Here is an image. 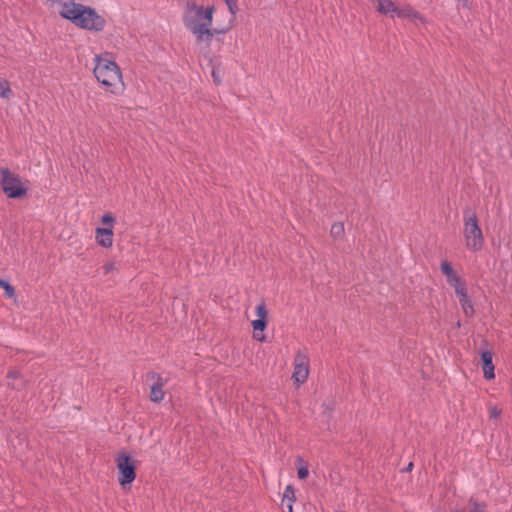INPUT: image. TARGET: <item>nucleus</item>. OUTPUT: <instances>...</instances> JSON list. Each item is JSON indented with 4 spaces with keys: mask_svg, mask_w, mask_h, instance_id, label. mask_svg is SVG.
Returning a JSON list of instances; mask_svg holds the SVG:
<instances>
[{
    "mask_svg": "<svg viewBox=\"0 0 512 512\" xmlns=\"http://www.w3.org/2000/svg\"><path fill=\"white\" fill-rule=\"evenodd\" d=\"M57 14L75 27L93 33L102 32L107 21L95 8L76 0H51Z\"/></svg>",
    "mask_w": 512,
    "mask_h": 512,
    "instance_id": "nucleus-1",
    "label": "nucleus"
},
{
    "mask_svg": "<svg viewBox=\"0 0 512 512\" xmlns=\"http://www.w3.org/2000/svg\"><path fill=\"white\" fill-rule=\"evenodd\" d=\"M214 6L204 8L194 2H188L183 13V23L188 31L196 38L198 44L210 46L214 34L226 33L231 26L213 29Z\"/></svg>",
    "mask_w": 512,
    "mask_h": 512,
    "instance_id": "nucleus-2",
    "label": "nucleus"
},
{
    "mask_svg": "<svg viewBox=\"0 0 512 512\" xmlns=\"http://www.w3.org/2000/svg\"><path fill=\"white\" fill-rule=\"evenodd\" d=\"M94 63V76L105 90L114 95L123 93L125 83L118 64L107 58L106 55H96Z\"/></svg>",
    "mask_w": 512,
    "mask_h": 512,
    "instance_id": "nucleus-3",
    "label": "nucleus"
},
{
    "mask_svg": "<svg viewBox=\"0 0 512 512\" xmlns=\"http://www.w3.org/2000/svg\"><path fill=\"white\" fill-rule=\"evenodd\" d=\"M463 239L466 249L476 253L483 249L485 238L476 213L466 210L463 214Z\"/></svg>",
    "mask_w": 512,
    "mask_h": 512,
    "instance_id": "nucleus-4",
    "label": "nucleus"
},
{
    "mask_svg": "<svg viewBox=\"0 0 512 512\" xmlns=\"http://www.w3.org/2000/svg\"><path fill=\"white\" fill-rule=\"evenodd\" d=\"M0 186L8 198L19 199L27 195L28 181L7 168L0 170Z\"/></svg>",
    "mask_w": 512,
    "mask_h": 512,
    "instance_id": "nucleus-5",
    "label": "nucleus"
},
{
    "mask_svg": "<svg viewBox=\"0 0 512 512\" xmlns=\"http://www.w3.org/2000/svg\"><path fill=\"white\" fill-rule=\"evenodd\" d=\"M136 463V459L127 452H120L115 457L117 479L122 488L130 486L136 479Z\"/></svg>",
    "mask_w": 512,
    "mask_h": 512,
    "instance_id": "nucleus-6",
    "label": "nucleus"
},
{
    "mask_svg": "<svg viewBox=\"0 0 512 512\" xmlns=\"http://www.w3.org/2000/svg\"><path fill=\"white\" fill-rule=\"evenodd\" d=\"M101 223L103 227H97L95 229V241L100 247L109 249L113 246L114 242V226L116 219L112 213L107 212L102 215Z\"/></svg>",
    "mask_w": 512,
    "mask_h": 512,
    "instance_id": "nucleus-7",
    "label": "nucleus"
},
{
    "mask_svg": "<svg viewBox=\"0 0 512 512\" xmlns=\"http://www.w3.org/2000/svg\"><path fill=\"white\" fill-rule=\"evenodd\" d=\"M310 374V358L306 350H298L293 359L292 380L299 387L303 385Z\"/></svg>",
    "mask_w": 512,
    "mask_h": 512,
    "instance_id": "nucleus-8",
    "label": "nucleus"
},
{
    "mask_svg": "<svg viewBox=\"0 0 512 512\" xmlns=\"http://www.w3.org/2000/svg\"><path fill=\"white\" fill-rule=\"evenodd\" d=\"M440 270L445 276L447 284L453 288L454 293L467 287L466 281L448 260L441 262Z\"/></svg>",
    "mask_w": 512,
    "mask_h": 512,
    "instance_id": "nucleus-9",
    "label": "nucleus"
},
{
    "mask_svg": "<svg viewBox=\"0 0 512 512\" xmlns=\"http://www.w3.org/2000/svg\"><path fill=\"white\" fill-rule=\"evenodd\" d=\"M255 315L257 319L251 322L253 328V337L259 342L265 341L264 330L267 327L268 311L264 302L258 304L255 308Z\"/></svg>",
    "mask_w": 512,
    "mask_h": 512,
    "instance_id": "nucleus-10",
    "label": "nucleus"
},
{
    "mask_svg": "<svg viewBox=\"0 0 512 512\" xmlns=\"http://www.w3.org/2000/svg\"><path fill=\"white\" fill-rule=\"evenodd\" d=\"M455 295L458 299V302L461 306L463 314L466 317H473L475 314L474 304L472 302L471 297L468 294V287L458 290L455 292Z\"/></svg>",
    "mask_w": 512,
    "mask_h": 512,
    "instance_id": "nucleus-11",
    "label": "nucleus"
},
{
    "mask_svg": "<svg viewBox=\"0 0 512 512\" xmlns=\"http://www.w3.org/2000/svg\"><path fill=\"white\" fill-rule=\"evenodd\" d=\"M396 16L398 18L408 19L415 24H417L418 22H426L425 18L419 12L414 10L410 5L399 7Z\"/></svg>",
    "mask_w": 512,
    "mask_h": 512,
    "instance_id": "nucleus-12",
    "label": "nucleus"
},
{
    "mask_svg": "<svg viewBox=\"0 0 512 512\" xmlns=\"http://www.w3.org/2000/svg\"><path fill=\"white\" fill-rule=\"evenodd\" d=\"M398 6L392 0H377V11L390 18H394L397 15Z\"/></svg>",
    "mask_w": 512,
    "mask_h": 512,
    "instance_id": "nucleus-13",
    "label": "nucleus"
},
{
    "mask_svg": "<svg viewBox=\"0 0 512 512\" xmlns=\"http://www.w3.org/2000/svg\"><path fill=\"white\" fill-rule=\"evenodd\" d=\"M481 359L483 363L484 377L488 380L495 378L494 365L492 362L493 354L490 351H484L481 353Z\"/></svg>",
    "mask_w": 512,
    "mask_h": 512,
    "instance_id": "nucleus-14",
    "label": "nucleus"
},
{
    "mask_svg": "<svg viewBox=\"0 0 512 512\" xmlns=\"http://www.w3.org/2000/svg\"><path fill=\"white\" fill-rule=\"evenodd\" d=\"M8 386L14 390H21L25 387V381L22 374L17 369H10L7 373Z\"/></svg>",
    "mask_w": 512,
    "mask_h": 512,
    "instance_id": "nucleus-15",
    "label": "nucleus"
},
{
    "mask_svg": "<svg viewBox=\"0 0 512 512\" xmlns=\"http://www.w3.org/2000/svg\"><path fill=\"white\" fill-rule=\"evenodd\" d=\"M295 500V490L291 485H288L285 488L282 496L281 504L283 510L285 511V509H287V512H293V503L295 502Z\"/></svg>",
    "mask_w": 512,
    "mask_h": 512,
    "instance_id": "nucleus-16",
    "label": "nucleus"
},
{
    "mask_svg": "<svg viewBox=\"0 0 512 512\" xmlns=\"http://www.w3.org/2000/svg\"><path fill=\"white\" fill-rule=\"evenodd\" d=\"M163 383L161 378L158 377L157 381L151 386L150 400L157 403L164 399Z\"/></svg>",
    "mask_w": 512,
    "mask_h": 512,
    "instance_id": "nucleus-17",
    "label": "nucleus"
},
{
    "mask_svg": "<svg viewBox=\"0 0 512 512\" xmlns=\"http://www.w3.org/2000/svg\"><path fill=\"white\" fill-rule=\"evenodd\" d=\"M330 235L334 240H341L345 235V227L342 222H335L330 229Z\"/></svg>",
    "mask_w": 512,
    "mask_h": 512,
    "instance_id": "nucleus-18",
    "label": "nucleus"
},
{
    "mask_svg": "<svg viewBox=\"0 0 512 512\" xmlns=\"http://www.w3.org/2000/svg\"><path fill=\"white\" fill-rule=\"evenodd\" d=\"M12 94V90L10 88V83L0 78V97L4 99H8Z\"/></svg>",
    "mask_w": 512,
    "mask_h": 512,
    "instance_id": "nucleus-19",
    "label": "nucleus"
},
{
    "mask_svg": "<svg viewBox=\"0 0 512 512\" xmlns=\"http://www.w3.org/2000/svg\"><path fill=\"white\" fill-rule=\"evenodd\" d=\"M297 475L299 479H305L309 475V470L307 465L304 464L301 458L297 459Z\"/></svg>",
    "mask_w": 512,
    "mask_h": 512,
    "instance_id": "nucleus-20",
    "label": "nucleus"
},
{
    "mask_svg": "<svg viewBox=\"0 0 512 512\" xmlns=\"http://www.w3.org/2000/svg\"><path fill=\"white\" fill-rule=\"evenodd\" d=\"M0 288L5 291L6 297L13 298L15 296L14 287L10 285L6 280L0 279Z\"/></svg>",
    "mask_w": 512,
    "mask_h": 512,
    "instance_id": "nucleus-21",
    "label": "nucleus"
},
{
    "mask_svg": "<svg viewBox=\"0 0 512 512\" xmlns=\"http://www.w3.org/2000/svg\"><path fill=\"white\" fill-rule=\"evenodd\" d=\"M501 413H502L501 409L498 408L497 406L490 405L488 407V414H489V418L491 420H496V419L500 418Z\"/></svg>",
    "mask_w": 512,
    "mask_h": 512,
    "instance_id": "nucleus-22",
    "label": "nucleus"
},
{
    "mask_svg": "<svg viewBox=\"0 0 512 512\" xmlns=\"http://www.w3.org/2000/svg\"><path fill=\"white\" fill-rule=\"evenodd\" d=\"M225 4L227 5V8L229 12L231 13L232 17L235 18L236 14L238 12V5L236 0H223Z\"/></svg>",
    "mask_w": 512,
    "mask_h": 512,
    "instance_id": "nucleus-23",
    "label": "nucleus"
},
{
    "mask_svg": "<svg viewBox=\"0 0 512 512\" xmlns=\"http://www.w3.org/2000/svg\"><path fill=\"white\" fill-rule=\"evenodd\" d=\"M102 269H103L105 274H110V273H112L116 269V266H115L114 262L109 261V262H106L103 265Z\"/></svg>",
    "mask_w": 512,
    "mask_h": 512,
    "instance_id": "nucleus-24",
    "label": "nucleus"
},
{
    "mask_svg": "<svg viewBox=\"0 0 512 512\" xmlns=\"http://www.w3.org/2000/svg\"><path fill=\"white\" fill-rule=\"evenodd\" d=\"M456 1L458 2V8H460V7L468 8L469 7L468 0H456Z\"/></svg>",
    "mask_w": 512,
    "mask_h": 512,
    "instance_id": "nucleus-25",
    "label": "nucleus"
},
{
    "mask_svg": "<svg viewBox=\"0 0 512 512\" xmlns=\"http://www.w3.org/2000/svg\"><path fill=\"white\" fill-rule=\"evenodd\" d=\"M212 77L215 83L219 84L221 82L220 77L215 70L212 71Z\"/></svg>",
    "mask_w": 512,
    "mask_h": 512,
    "instance_id": "nucleus-26",
    "label": "nucleus"
},
{
    "mask_svg": "<svg viewBox=\"0 0 512 512\" xmlns=\"http://www.w3.org/2000/svg\"><path fill=\"white\" fill-rule=\"evenodd\" d=\"M473 512H484L483 508H481L480 506L478 505H475L474 509H473Z\"/></svg>",
    "mask_w": 512,
    "mask_h": 512,
    "instance_id": "nucleus-27",
    "label": "nucleus"
},
{
    "mask_svg": "<svg viewBox=\"0 0 512 512\" xmlns=\"http://www.w3.org/2000/svg\"><path fill=\"white\" fill-rule=\"evenodd\" d=\"M337 512H345V511H337Z\"/></svg>",
    "mask_w": 512,
    "mask_h": 512,
    "instance_id": "nucleus-28",
    "label": "nucleus"
}]
</instances>
